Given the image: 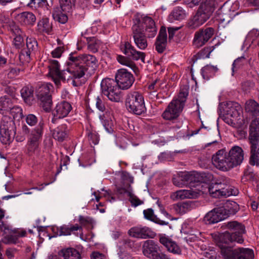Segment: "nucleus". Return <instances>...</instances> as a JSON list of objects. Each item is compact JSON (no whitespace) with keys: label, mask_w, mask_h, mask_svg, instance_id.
I'll return each instance as SVG.
<instances>
[{"label":"nucleus","mask_w":259,"mask_h":259,"mask_svg":"<svg viewBox=\"0 0 259 259\" xmlns=\"http://www.w3.org/2000/svg\"><path fill=\"white\" fill-rule=\"evenodd\" d=\"M227 227L232 231H226L215 239L217 245L224 259H252L254 255L251 249L244 248H233V244L237 242L241 244L244 239L242 235L245 232V227L236 221L230 222Z\"/></svg>","instance_id":"f257e3e1"},{"label":"nucleus","mask_w":259,"mask_h":259,"mask_svg":"<svg viewBox=\"0 0 259 259\" xmlns=\"http://www.w3.org/2000/svg\"><path fill=\"white\" fill-rule=\"evenodd\" d=\"M172 181L176 186L182 187L189 184L191 187L189 190H180L172 193L170 197L174 201L195 199L206 191V188L201 183V177L198 173L182 172L174 178Z\"/></svg>","instance_id":"f03ea898"},{"label":"nucleus","mask_w":259,"mask_h":259,"mask_svg":"<svg viewBox=\"0 0 259 259\" xmlns=\"http://www.w3.org/2000/svg\"><path fill=\"white\" fill-rule=\"evenodd\" d=\"M132 26L133 35L137 47L141 50H145L147 46L145 33L149 37H154L157 33L155 23L152 18L147 16L137 15L133 19Z\"/></svg>","instance_id":"7ed1b4c3"},{"label":"nucleus","mask_w":259,"mask_h":259,"mask_svg":"<svg viewBox=\"0 0 259 259\" xmlns=\"http://www.w3.org/2000/svg\"><path fill=\"white\" fill-rule=\"evenodd\" d=\"M244 151L238 146H233L228 153L223 150L218 151L212 157V162L215 167L227 171L242 162Z\"/></svg>","instance_id":"20e7f679"},{"label":"nucleus","mask_w":259,"mask_h":259,"mask_svg":"<svg viewBox=\"0 0 259 259\" xmlns=\"http://www.w3.org/2000/svg\"><path fill=\"white\" fill-rule=\"evenodd\" d=\"M250 146V163L252 165H259V117L252 120L249 136Z\"/></svg>","instance_id":"39448f33"},{"label":"nucleus","mask_w":259,"mask_h":259,"mask_svg":"<svg viewBox=\"0 0 259 259\" xmlns=\"http://www.w3.org/2000/svg\"><path fill=\"white\" fill-rule=\"evenodd\" d=\"M42 135V128L41 126H39L32 130L29 136L26 146V153L33 159L38 158L40 155L39 144Z\"/></svg>","instance_id":"423d86ee"},{"label":"nucleus","mask_w":259,"mask_h":259,"mask_svg":"<svg viewBox=\"0 0 259 259\" xmlns=\"http://www.w3.org/2000/svg\"><path fill=\"white\" fill-rule=\"evenodd\" d=\"M67 68L64 70V79L69 80L80 78L85 74L86 68L81 63L74 54L70 55L67 62Z\"/></svg>","instance_id":"0eeeda50"},{"label":"nucleus","mask_w":259,"mask_h":259,"mask_svg":"<svg viewBox=\"0 0 259 259\" xmlns=\"http://www.w3.org/2000/svg\"><path fill=\"white\" fill-rule=\"evenodd\" d=\"M102 93L109 100L115 102L122 101L123 99L121 88L113 79L105 78L101 83Z\"/></svg>","instance_id":"6e6552de"},{"label":"nucleus","mask_w":259,"mask_h":259,"mask_svg":"<svg viewBox=\"0 0 259 259\" xmlns=\"http://www.w3.org/2000/svg\"><path fill=\"white\" fill-rule=\"evenodd\" d=\"M226 181L221 179L218 180L214 183H212L208 187V191L210 195L213 197H219L220 196L228 197L231 195H237L238 190L234 187L229 186L225 189ZM206 189L207 187H206Z\"/></svg>","instance_id":"1a4fd4ad"},{"label":"nucleus","mask_w":259,"mask_h":259,"mask_svg":"<svg viewBox=\"0 0 259 259\" xmlns=\"http://www.w3.org/2000/svg\"><path fill=\"white\" fill-rule=\"evenodd\" d=\"M126 109L133 113H144L147 112L143 95L139 92L130 93L125 101Z\"/></svg>","instance_id":"9d476101"},{"label":"nucleus","mask_w":259,"mask_h":259,"mask_svg":"<svg viewBox=\"0 0 259 259\" xmlns=\"http://www.w3.org/2000/svg\"><path fill=\"white\" fill-rule=\"evenodd\" d=\"M214 10L211 7L201 4L195 15L188 22V26L191 29H196L202 25L210 17Z\"/></svg>","instance_id":"9b49d317"},{"label":"nucleus","mask_w":259,"mask_h":259,"mask_svg":"<svg viewBox=\"0 0 259 259\" xmlns=\"http://www.w3.org/2000/svg\"><path fill=\"white\" fill-rule=\"evenodd\" d=\"M189 89L187 84L181 86L178 98L172 100L163 113H180L182 112L189 94Z\"/></svg>","instance_id":"f8f14e48"},{"label":"nucleus","mask_w":259,"mask_h":259,"mask_svg":"<svg viewBox=\"0 0 259 259\" xmlns=\"http://www.w3.org/2000/svg\"><path fill=\"white\" fill-rule=\"evenodd\" d=\"M50 83H44L39 87L37 96L40 102V105L45 112H49L51 110L52 101L50 91L52 89Z\"/></svg>","instance_id":"ddd939ff"},{"label":"nucleus","mask_w":259,"mask_h":259,"mask_svg":"<svg viewBox=\"0 0 259 259\" xmlns=\"http://www.w3.org/2000/svg\"><path fill=\"white\" fill-rule=\"evenodd\" d=\"M214 32L212 27H207L196 31L193 40V45L196 48L201 47L213 35Z\"/></svg>","instance_id":"4468645a"},{"label":"nucleus","mask_w":259,"mask_h":259,"mask_svg":"<svg viewBox=\"0 0 259 259\" xmlns=\"http://www.w3.org/2000/svg\"><path fill=\"white\" fill-rule=\"evenodd\" d=\"M115 80L117 84L122 89L130 88L134 81L132 73L124 68L117 70L115 75Z\"/></svg>","instance_id":"2eb2a0df"},{"label":"nucleus","mask_w":259,"mask_h":259,"mask_svg":"<svg viewBox=\"0 0 259 259\" xmlns=\"http://www.w3.org/2000/svg\"><path fill=\"white\" fill-rule=\"evenodd\" d=\"M227 217L228 214L224 207L215 208L205 215L204 221L207 224H215Z\"/></svg>","instance_id":"dca6fc26"},{"label":"nucleus","mask_w":259,"mask_h":259,"mask_svg":"<svg viewBox=\"0 0 259 259\" xmlns=\"http://www.w3.org/2000/svg\"><path fill=\"white\" fill-rule=\"evenodd\" d=\"M49 63V75L54 80L55 83L58 85L60 84L61 80H65L63 77L64 70L60 71V65L58 61L50 60Z\"/></svg>","instance_id":"f3484780"},{"label":"nucleus","mask_w":259,"mask_h":259,"mask_svg":"<svg viewBox=\"0 0 259 259\" xmlns=\"http://www.w3.org/2000/svg\"><path fill=\"white\" fill-rule=\"evenodd\" d=\"M122 52L126 55L128 56L131 59L135 61L141 60L145 63V54L137 51L131 43L125 41L121 45Z\"/></svg>","instance_id":"a211bd4d"},{"label":"nucleus","mask_w":259,"mask_h":259,"mask_svg":"<svg viewBox=\"0 0 259 259\" xmlns=\"http://www.w3.org/2000/svg\"><path fill=\"white\" fill-rule=\"evenodd\" d=\"M94 29L95 28L94 27H92L81 33L82 36L85 38L87 41L88 50L92 53L97 52L98 50L102 46V43L97 38L87 36L90 33H92L93 31L96 32V30Z\"/></svg>","instance_id":"6ab92c4d"},{"label":"nucleus","mask_w":259,"mask_h":259,"mask_svg":"<svg viewBox=\"0 0 259 259\" xmlns=\"http://www.w3.org/2000/svg\"><path fill=\"white\" fill-rule=\"evenodd\" d=\"M128 234L131 237L142 239L153 238L155 235V233L151 229L142 226L132 228L128 231Z\"/></svg>","instance_id":"aec40b11"},{"label":"nucleus","mask_w":259,"mask_h":259,"mask_svg":"<svg viewBox=\"0 0 259 259\" xmlns=\"http://www.w3.org/2000/svg\"><path fill=\"white\" fill-rule=\"evenodd\" d=\"M158 248V245L153 240H146L143 245V252L147 257L154 259L159 254L157 252Z\"/></svg>","instance_id":"412c9836"},{"label":"nucleus","mask_w":259,"mask_h":259,"mask_svg":"<svg viewBox=\"0 0 259 259\" xmlns=\"http://www.w3.org/2000/svg\"><path fill=\"white\" fill-rule=\"evenodd\" d=\"M160 242L166 248L167 250L174 254H180L181 249L176 242L165 235H160Z\"/></svg>","instance_id":"4be33fe9"},{"label":"nucleus","mask_w":259,"mask_h":259,"mask_svg":"<svg viewBox=\"0 0 259 259\" xmlns=\"http://www.w3.org/2000/svg\"><path fill=\"white\" fill-rule=\"evenodd\" d=\"M219 110L220 113H236L242 111V108L237 102H222L219 105Z\"/></svg>","instance_id":"5701e85b"},{"label":"nucleus","mask_w":259,"mask_h":259,"mask_svg":"<svg viewBox=\"0 0 259 259\" xmlns=\"http://www.w3.org/2000/svg\"><path fill=\"white\" fill-rule=\"evenodd\" d=\"M167 44L166 28L161 27L155 43V49L159 53H162L165 50Z\"/></svg>","instance_id":"b1692460"},{"label":"nucleus","mask_w":259,"mask_h":259,"mask_svg":"<svg viewBox=\"0 0 259 259\" xmlns=\"http://www.w3.org/2000/svg\"><path fill=\"white\" fill-rule=\"evenodd\" d=\"M0 134L2 143L4 144H9L13 141L15 135V131L13 128L9 130L3 125L1 126Z\"/></svg>","instance_id":"393cba45"},{"label":"nucleus","mask_w":259,"mask_h":259,"mask_svg":"<svg viewBox=\"0 0 259 259\" xmlns=\"http://www.w3.org/2000/svg\"><path fill=\"white\" fill-rule=\"evenodd\" d=\"M16 19L21 24L25 25H32L36 21L35 15L30 12H24L18 14Z\"/></svg>","instance_id":"a878e982"},{"label":"nucleus","mask_w":259,"mask_h":259,"mask_svg":"<svg viewBox=\"0 0 259 259\" xmlns=\"http://www.w3.org/2000/svg\"><path fill=\"white\" fill-rule=\"evenodd\" d=\"M81 228V226H79L78 224L74 225L71 224L64 225L59 228H57V235L59 236L70 235L72 233L74 234L75 231L79 230Z\"/></svg>","instance_id":"bb28decb"},{"label":"nucleus","mask_w":259,"mask_h":259,"mask_svg":"<svg viewBox=\"0 0 259 259\" xmlns=\"http://www.w3.org/2000/svg\"><path fill=\"white\" fill-rule=\"evenodd\" d=\"M78 61L83 64L91 67L93 68L97 66L98 60L96 58L92 55L82 54L78 56L75 55Z\"/></svg>","instance_id":"cd10ccee"},{"label":"nucleus","mask_w":259,"mask_h":259,"mask_svg":"<svg viewBox=\"0 0 259 259\" xmlns=\"http://www.w3.org/2000/svg\"><path fill=\"white\" fill-rule=\"evenodd\" d=\"M12 232L15 234V235H8L6 236L4 240V242L5 244H16L18 240L17 237H24L26 234V232L23 230L14 229Z\"/></svg>","instance_id":"c85d7f7f"},{"label":"nucleus","mask_w":259,"mask_h":259,"mask_svg":"<svg viewBox=\"0 0 259 259\" xmlns=\"http://www.w3.org/2000/svg\"><path fill=\"white\" fill-rule=\"evenodd\" d=\"M66 12L63 11L62 8H56L53 12V17L55 21L62 24H64L68 20Z\"/></svg>","instance_id":"c756f323"},{"label":"nucleus","mask_w":259,"mask_h":259,"mask_svg":"<svg viewBox=\"0 0 259 259\" xmlns=\"http://www.w3.org/2000/svg\"><path fill=\"white\" fill-rule=\"evenodd\" d=\"M21 94L24 101L30 105L34 101L33 90L31 87H25L21 90Z\"/></svg>","instance_id":"7c9ffc66"},{"label":"nucleus","mask_w":259,"mask_h":259,"mask_svg":"<svg viewBox=\"0 0 259 259\" xmlns=\"http://www.w3.org/2000/svg\"><path fill=\"white\" fill-rule=\"evenodd\" d=\"M187 14L185 11L181 7H176L171 13L168 17L170 22L174 20H181L186 17Z\"/></svg>","instance_id":"2f4dec72"},{"label":"nucleus","mask_w":259,"mask_h":259,"mask_svg":"<svg viewBox=\"0 0 259 259\" xmlns=\"http://www.w3.org/2000/svg\"><path fill=\"white\" fill-rule=\"evenodd\" d=\"M218 71V68L216 66L207 65L202 68L201 74L204 79L208 80L213 77Z\"/></svg>","instance_id":"473e14b6"},{"label":"nucleus","mask_w":259,"mask_h":259,"mask_svg":"<svg viewBox=\"0 0 259 259\" xmlns=\"http://www.w3.org/2000/svg\"><path fill=\"white\" fill-rule=\"evenodd\" d=\"M37 27L39 31L48 34L50 33L52 30V24L48 18H43L39 21Z\"/></svg>","instance_id":"72a5a7b5"},{"label":"nucleus","mask_w":259,"mask_h":259,"mask_svg":"<svg viewBox=\"0 0 259 259\" xmlns=\"http://www.w3.org/2000/svg\"><path fill=\"white\" fill-rule=\"evenodd\" d=\"M143 213L146 219L154 222L160 225H167L168 224V222L162 221L157 218L154 215L153 210L151 208H148L144 210Z\"/></svg>","instance_id":"f704fd0d"},{"label":"nucleus","mask_w":259,"mask_h":259,"mask_svg":"<svg viewBox=\"0 0 259 259\" xmlns=\"http://www.w3.org/2000/svg\"><path fill=\"white\" fill-rule=\"evenodd\" d=\"M61 254L64 259H81L79 252L72 248H67L61 251Z\"/></svg>","instance_id":"c9c22d12"},{"label":"nucleus","mask_w":259,"mask_h":259,"mask_svg":"<svg viewBox=\"0 0 259 259\" xmlns=\"http://www.w3.org/2000/svg\"><path fill=\"white\" fill-rule=\"evenodd\" d=\"M236 115H239V114H220L218 119L222 120L226 123L232 126H236V125H237L239 124L236 121V118L238 116H237ZM241 122L239 123V124Z\"/></svg>","instance_id":"e433bc0d"},{"label":"nucleus","mask_w":259,"mask_h":259,"mask_svg":"<svg viewBox=\"0 0 259 259\" xmlns=\"http://www.w3.org/2000/svg\"><path fill=\"white\" fill-rule=\"evenodd\" d=\"M13 32L16 35L14 38L13 44L17 49L20 48L23 43V38L21 35L22 31L17 27L12 29Z\"/></svg>","instance_id":"4c0bfd02"},{"label":"nucleus","mask_w":259,"mask_h":259,"mask_svg":"<svg viewBox=\"0 0 259 259\" xmlns=\"http://www.w3.org/2000/svg\"><path fill=\"white\" fill-rule=\"evenodd\" d=\"M99 118L106 131L108 133H112L113 132L112 128L113 122L111 118L108 117V114H100Z\"/></svg>","instance_id":"58836bf2"},{"label":"nucleus","mask_w":259,"mask_h":259,"mask_svg":"<svg viewBox=\"0 0 259 259\" xmlns=\"http://www.w3.org/2000/svg\"><path fill=\"white\" fill-rule=\"evenodd\" d=\"M245 110L248 113H258L259 104L254 100H250L246 102Z\"/></svg>","instance_id":"ea45409f"},{"label":"nucleus","mask_w":259,"mask_h":259,"mask_svg":"<svg viewBox=\"0 0 259 259\" xmlns=\"http://www.w3.org/2000/svg\"><path fill=\"white\" fill-rule=\"evenodd\" d=\"M56 109L57 113H69L72 107L69 103L64 101L58 104Z\"/></svg>","instance_id":"a19ab883"},{"label":"nucleus","mask_w":259,"mask_h":259,"mask_svg":"<svg viewBox=\"0 0 259 259\" xmlns=\"http://www.w3.org/2000/svg\"><path fill=\"white\" fill-rule=\"evenodd\" d=\"M189 204L187 203H182L174 204L171 207L172 211L177 214H183L188 211Z\"/></svg>","instance_id":"79ce46f5"},{"label":"nucleus","mask_w":259,"mask_h":259,"mask_svg":"<svg viewBox=\"0 0 259 259\" xmlns=\"http://www.w3.org/2000/svg\"><path fill=\"white\" fill-rule=\"evenodd\" d=\"M225 207L226 208H224L226 210L228 216L229 214H235L239 209L238 204L234 201H227L225 203Z\"/></svg>","instance_id":"37998d69"},{"label":"nucleus","mask_w":259,"mask_h":259,"mask_svg":"<svg viewBox=\"0 0 259 259\" xmlns=\"http://www.w3.org/2000/svg\"><path fill=\"white\" fill-rule=\"evenodd\" d=\"M12 106L11 100L6 96L0 98V112H9Z\"/></svg>","instance_id":"c03bdc74"},{"label":"nucleus","mask_w":259,"mask_h":259,"mask_svg":"<svg viewBox=\"0 0 259 259\" xmlns=\"http://www.w3.org/2000/svg\"><path fill=\"white\" fill-rule=\"evenodd\" d=\"M117 60L120 64L127 66L133 70L136 68L134 62L126 57L118 55L117 56Z\"/></svg>","instance_id":"a18cd8bd"},{"label":"nucleus","mask_w":259,"mask_h":259,"mask_svg":"<svg viewBox=\"0 0 259 259\" xmlns=\"http://www.w3.org/2000/svg\"><path fill=\"white\" fill-rule=\"evenodd\" d=\"M245 63L246 60L244 57H239L236 59L232 64V75H233L235 72L242 68Z\"/></svg>","instance_id":"49530a36"},{"label":"nucleus","mask_w":259,"mask_h":259,"mask_svg":"<svg viewBox=\"0 0 259 259\" xmlns=\"http://www.w3.org/2000/svg\"><path fill=\"white\" fill-rule=\"evenodd\" d=\"M31 7L41 8L48 9L47 0H30L28 4Z\"/></svg>","instance_id":"de8ad7c7"},{"label":"nucleus","mask_w":259,"mask_h":259,"mask_svg":"<svg viewBox=\"0 0 259 259\" xmlns=\"http://www.w3.org/2000/svg\"><path fill=\"white\" fill-rule=\"evenodd\" d=\"M127 195L129 197V201H130L132 206L137 207L143 204L144 202L140 200L137 196L133 194L132 192L128 191Z\"/></svg>","instance_id":"09e8293b"},{"label":"nucleus","mask_w":259,"mask_h":259,"mask_svg":"<svg viewBox=\"0 0 259 259\" xmlns=\"http://www.w3.org/2000/svg\"><path fill=\"white\" fill-rule=\"evenodd\" d=\"M26 46L28 51L26 52L27 55L29 56L31 52L36 49L37 43L36 40L33 38H27Z\"/></svg>","instance_id":"8fccbe9b"},{"label":"nucleus","mask_w":259,"mask_h":259,"mask_svg":"<svg viewBox=\"0 0 259 259\" xmlns=\"http://www.w3.org/2000/svg\"><path fill=\"white\" fill-rule=\"evenodd\" d=\"M66 133L63 128H57L55 129L53 133V137L54 138L59 141H63L65 137Z\"/></svg>","instance_id":"3c124183"},{"label":"nucleus","mask_w":259,"mask_h":259,"mask_svg":"<svg viewBox=\"0 0 259 259\" xmlns=\"http://www.w3.org/2000/svg\"><path fill=\"white\" fill-rule=\"evenodd\" d=\"M87 135L91 144L92 143L93 145H96L98 144L99 141V137L96 131H89Z\"/></svg>","instance_id":"603ef678"},{"label":"nucleus","mask_w":259,"mask_h":259,"mask_svg":"<svg viewBox=\"0 0 259 259\" xmlns=\"http://www.w3.org/2000/svg\"><path fill=\"white\" fill-rule=\"evenodd\" d=\"M94 195L95 196V199L97 202L99 201L100 198L102 196L107 197V200H108L110 202L114 201L115 200V198L111 196L110 193L107 190L105 191V192L104 193H101V192H99L98 194H97V192H94Z\"/></svg>","instance_id":"864d4df0"},{"label":"nucleus","mask_w":259,"mask_h":259,"mask_svg":"<svg viewBox=\"0 0 259 259\" xmlns=\"http://www.w3.org/2000/svg\"><path fill=\"white\" fill-rule=\"evenodd\" d=\"M254 83L250 80H246L241 83V89L245 92H249L254 87Z\"/></svg>","instance_id":"5fc2aeb1"},{"label":"nucleus","mask_w":259,"mask_h":259,"mask_svg":"<svg viewBox=\"0 0 259 259\" xmlns=\"http://www.w3.org/2000/svg\"><path fill=\"white\" fill-rule=\"evenodd\" d=\"M60 7L64 11H69L71 9V0H59Z\"/></svg>","instance_id":"6e6d98bb"},{"label":"nucleus","mask_w":259,"mask_h":259,"mask_svg":"<svg viewBox=\"0 0 259 259\" xmlns=\"http://www.w3.org/2000/svg\"><path fill=\"white\" fill-rule=\"evenodd\" d=\"M64 49L63 47H58L52 51V56L53 58H60L64 52Z\"/></svg>","instance_id":"4d7b16f0"},{"label":"nucleus","mask_w":259,"mask_h":259,"mask_svg":"<svg viewBox=\"0 0 259 259\" xmlns=\"http://www.w3.org/2000/svg\"><path fill=\"white\" fill-rule=\"evenodd\" d=\"M161 84V83L160 80L156 79L149 85L148 88L151 91H157L160 88Z\"/></svg>","instance_id":"13d9d810"},{"label":"nucleus","mask_w":259,"mask_h":259,"mask_svg":"<svg viewBox=\"0 0 259 259\" xmlns=\"http://www.w3.org/2000/svg\"><path fill=\"white\" fill-rule=\"evenodd\" d=\"M26 122L30 125H33L37 122V118L34 114H28L26 117Z\"/></svg>","instance_id":"bf43d9fd"},{"label":"nucleus","mask_w":259,"mask_h":259,"mask_svg":"<svg viewBox=\"0 0 259 259\" xmlns=\"http://www.w3.org/2000/svg\"><path fill=\"white\" fill-rule=\"evenodd\" d=\"M96 105L97 108L99 109V110L100 112H103L105 111V106L103 104L102 101L99 96L97 97V98H96Z\"/></svg>","instance_id":"052dcab7"},{"label":"nucleus","mask_w":259,"mask_h":259,"mask_svg":"<svg viewBox=\"0 0 259 259\" xmlns=\"http://www.w3.org/2000/svg\"><path fill=\"white\" fill-rule=\"evenodd\" d=\"M201 0H185L184 2L189 7L192 8L194 6L198 5Z\"/></svg>","instance_id":"680f3d73"},{"label":"nucleus","mask_w":259,"mask_h":259,"mask_svg":"<svg viewBox=\"0 0 259 259\" xmlns=\"http://www.w3.org/2000/svg\"><path fill=\"white\" fill-rule=\"evenodd\" d=\"M215 0H203L201 4H205V6L211 7L215 10Z\"/></svg>","instance_id":"e2e57ef3"},{"label":"nucleus","mask_w":259,"mask_h":259,"mask_svg":"<svg viewBox=\"0 0 259 259\" xmlns=\"http://www.w3.org/2000/svg\"><path fill=\"white\" fill-rule=\"evenodd\" d=\"M9 111L11 113H22L23 110L21 107L19 106H14L13 107L11 106Z\"/></svg>","instance_id":"0e129e2a"},{"label":"nucleus","mask_w":259,"mask_h":259,"mask_svg":"<svg viewBox=\"0 0 259 259\" xmlns=\"http://www.w3.org/2000/svg\"><path fill=\"white\" fill-rule=\"evenodd\" d=\"M91 259H106V256L98 252H94L91 255Z\"/></svg>","instance_id":"69168bd1"},{"label":"nucleus","mask_w":259,"mask_h":259,"mask_svg":"<svg viewBox=\"0 0 259 259\" xmlns=\"http://www.w3.org/2000/svg\"><path fill=\"white\" fill-rule=\"evenodd\" d=\"M179 29V27H169L168 28V38L169 39H171L173 38L174 35L176 31L178 30Z\"/></svg>","instance_id":"338daca9"},{"label":"nucleus","mask_w":259,"mask_h":259,"mask_svg":"<svg viewBox=\"0 0 259 259\" xmlns=\"http://www.w3.org/2000/svg\"><path fill=\"white\" fill-rule=\"evenodd\" d=\"M162 117L166 120L173 121L178 117V114H162Z\"/></svg>","instance_id":"774afa93"}]
</instances>
